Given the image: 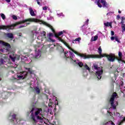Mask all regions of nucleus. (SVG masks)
<instances>
[{
  "mask_svg": "<svg viewBox=\"0 0 125 125\" xmlns=\"http://www.w3.org/2000/svg\"><path fill=\"white\" fill-rule=\"evenodd\" d=\"M26 22H35V23H38V22H40V20L35 18H29L21 21L17 22L11 25H0V30H6L7 31H8V30H12L14 27H16V26L20 25L21 24L26 23Z\"/></svg>",
  "mask_w": 125,
  "mask_h": 125,
  "instance_id": "obj_1",
  "label": "nucleus"
},
{
  "mask_svg": "<svg viewBox=\"0 0 125 125\" xmlns=\"http://www.w3.org/2000/svg\"><path fill=\"white\" fill-rule=\"evenodd\" d=\"M92 70H96V76L97 77L98 81L100 80L102 76L101 75L103 74V69L102 67H98V65L94 64L92 67Z\"/></svg>",
  "mask_w": 125,
  "mask_h": 125,
  "instance_id": "obj_2",
  "label": "nucleus"
},
{
  "mask_svg": "<svg viewBox=\"0 0 125 125\" xmlns=\"http://www.w3.org/2000/svg\"><path fill=\"white\" fill-rule=\"evenodd\" d=\"M68 53V51H66L65 52H64V50H62V54H63V56L62 57V58L65 60L66 61L68 60V59H69L70 60V62H76V60H74V56H75V55H74V53L73 52L69 51V57L67 54Z\"/></svg>",
  "mask_w": 125,
  "mask_h": 125,
  "instance_id": "obj_3",
  "label": "nucleus"
},
{
  "mask_svg": "<svg viewBox=\"0 0 125 125\" xmlns=\"http://www.w3.org/2000/svg\"><path fill=\"white\" fill-rule=\"evenodd\" d=\"M68 49L71 50V51H72L75 54H76V55H78V56H80L82 58H84V59H86V58H89L90 57H93V56L92 55H86V54H81L74 50L73 48H72L71 47H70V45H69V44H67L66 46Z\"/></svg>",
  "mask_w": 125,
  "mask_h": 125,
  "instance_id": "obj_4",
  "label": "nucleus"
},
{
  "mask_svg": "<svg viewBox=\"0 0 125 125\" xmlns=\"http://www.w3.org/2000/svg\"><path fill=\"white\" fill-rule=\"evenodd\" d=\"M118 96V94L116 92H114L112 95L111 96L110 99H109V103L110 104V105L111 107L113 108V109H115L116 108V106L118 105V102H116L115 104V98Z\"/></svg>",
  "mask_w": 125,
  "mask_h": 125,
  "instance_id": "obj_5",
  "label": "nucleus"
},
{
  "mask_svg": "<svg viewBox=\"0 0 125 125\" xmlns=\"http://www.w3.org/2000/svg\"><path fill=\"white\" fill-rule=\"evenodd\" d=\"M8 120L11 123H14V124H18V118H17V115L14 113H10L8 118Z\"/></svg>",
  "mask_w": 125,
  "mask_h": 125,
  "instance_id": "obj_6",
  "label": "nucleus"
},
{
  "mask_svg": "<svg viewBox=\"0 0 125 125\" xmlns=\"http://www.w3.org/2000/svg\"><path fill=\"white\" fill-rule=\"evenodd\" d=\"M102 57H106L107 60L110 62H114L116 59V56L114 54H110L109 55L103 54Z\"/></svg>",
  "mask_w": 125,
  "mask_h": 125,
  "instance_id": "obj_7",
  "label": "nucleus"
},
{
  "mask_svg": "<svg viewBox=\"0 0 125 125\" xmlns=\"http://www.w3.org/2000/svg\"><path fill=\"white\" fill-rule=\"evenodd\" d=\"M98 53L99 55H92L93 57L87 58L86 59H88L89 58H102L104 57H102L103 54H102V49L101 48V46H100L98 48Z\"/></svg>",
  "mask_w": 125,
  "mask_h": 125,
  "instance_id": "obj_8",
  "label": "nucleus"
},
{
  "mask_svg": "<svg viewBox=\"0 0 125 125\" xmlns=\"http://www.w3.org/2000/svg\"><path fill=\"white\" fill-rule=\"evenodd\" d=\"M63 31H61L59 32V33L58 34V35H55V38L56 39H57V40H58V41H60V42H62V43H63V44L66 46L68 44V43H67V42H66V41L63 40L62 39V38H61L60 37V36H61V35H63Z\"/></svg>",
  "mask_w": 125,
  "mask_h": 125,
  "instance_id": "obj_9",
  "label": "nucleus"
},
{
  "mask_svg": "<svg viewBox=\"0 0 125 125\" xmlns=\"http://www.w3.org/2000/svg\"><path fill=\"white\" fill-rule=\"evenodd\" d=\"M38 47H39V46H35V56H34L35 59L40 58L41 57V53H42V52H41L39 49H37Z\"/></svg>",
  "mask_w": 125,
  "mask_h": 125,
  "instance_id": "obj_10",
  "label": "nucleus"
},
{
  "mask_svg": "<svg viewBox=\"0 0 125 125\" xmlns=\"http://www.w3.org/2000/svg\"><path fill=\"white\" fill-rule=\"evenodd\" d=\"M34 110H35V108H32V110L30 111V113H31V120H32L33 125H36V124L38 123V121L36 120V117H35V115H34Z\"/></svg>",
  "mask_w": 125,
  "mask_h": 125,
  "instance_id": "obj_11",
  "label": "nucleus"
},
{
  "mask_svg": "<svg viewBox=\"0 0 125 125\" xmlns=\"http://www.w3.org/2000/svg\"><path fill=\"white\" fill-rule=\"evenodd\" d=\"M31 88H32L33 92H36L37 94H40L41 93V90L40 88L38 86L35 87L34 88L30 87Z\"/></svg>",
  "mask_w": 125,
  "mask_h": 125,
  "instance_id": "obj_12",
  "label": "nucleus"
},
{
  "mask_svg": "<svg viewBox=\"0 0 125 125\" xmlns=\"http://www.w3.org/2000/svg\"><path fill=\"white\" fill-rule=\"evenodd\" d=\"M5 36L8 39H10V40H12L14 39V35L11 33H5Z\"/></svg>",
  "mask_w": 125,
  "mask_h": 125,
  "instance_id": "obj_13",
  "label": "nucleus"
},
{
  "mask_svg": "<svg viewBox=\"0 0 125 125\" xmlns=\"http://www.w3.org/2000/svg\"><path fill=\"white\" fill-rule=\"evenodd\" d=\"M0 44H2V45H4V46H7L8 48H10L11 47V46H10V44L4 42L2 41H0Z\"/></svg>",
  "mask_w": 125,
  "mask_h": 125,
  "instance_id": "obj_14",
  "label": "nucleus"
},
{
  "mask_svg": "<svg viewBox=\"0 0 125 125\" xmlns=\"http://www.w3.org/2000/svg\"><path fill=\"white\" fill-rule=\"evenodd\" d=\"M110 40L111 41H114V40H115L116 42H119V43H121V41L119 39V37H118V36H112L110 38Z\"/></svg>",
  "mask_w": 125,
  "mask_h": 125,
  "instance_id": "obj_15",
  "label": "nucleus"
},
{
  "mask_svg": "<svg viewBox=\"0 0 125 125\" xmlns=\"http://www.w3.org/2000/svg\"><path fill=\"white\" fill-rule=\"evenodd\" d=\"M42 108H37L36 111H35V116H38L39 115H41V112H42Z\"/></svg>",
  "mask_w": 125,
  "mask_h": 125,
  "instance_id": "obj_16",
  "label": "nucleus"
},
{
  "mask_svg": "<svg viewBox=\"0 0 125 125\" xmlns=\"http://www.w3.org/2000/svg\"><path fill=\"white\" fill-rule=\"evenodd\" d=\"M51 37H53V33H49L48 34L49 42H55V40L51 39Z\"/></svg>",
  "mask_w": 125,
  "mask_h": 125,
  "instance_id": "obj_17",
  "label": "nucleus"
},
{
  "mask_svg": "<svg viewBox=\"0 0 125 125\" xmlns=\"http://www.w3.org/2000/svg\"><path fill=\"white\" fill-rule=\"evenodd\" d=\"M28 74H29V72H26V71H22L21 72V75H22L23 76V78L24 79H26L28 76Z\"/></svg>",
  "mask_w": 125,
  "mask_h": 125,
  "instance_id": "obj_18",
  "label": "nucleus"
},
{
  "mask_svg": "<svg viewBox=\"0 0 125 125\" xmlns=\"http://www.w3.org/2000/svg\"><path fill=\"white\" fill-rule=\"evenodd\" d=\"M30 14L31 16H36V14H35V11L33 10V8H30L29 9Z\"/></svg>",
  "mask_w": 125,
  "mask_h": 125,
  "instance_id": "obj_19",
  "label": "nucleus"
},
{
  "mask_svg": "<svg viewBox=\"0 0 125 125\" xmlns=\"http://www.w3.org/2000/svg\"><path fill=\"white\" fill-rule=\"evenodd\" d=\"M41 37L44 38V39H46V32L45 31H42L41 33Z\"/></svg>",
  "mask_w": 125,
  "mask_h": 125,
  "instance_id": "obj_20",
  "label": "nucleus"
},
{
  "mask_svg": "<svg viewBox=\"0 0 125 125\" xmlns=\"http://www.w3.org/2000/svg\"><path fill=\"white\" fill-rule=\"evenodd\" d=\"M104 25L105 27H110L112 28V23L111 22H106V23H104Z\"/></svg>",
  "mask_w": 125,
  "mask_h": 125,
  "instance_id": "obj_21",
  "label": "nucleus"
},
{
  "mask_svg": "<svg viewBox=\"0 0 125 125\" xmlns=\"http://www.w3.org/2000/svg\"><path fill=\"white\" fill-rule=\"evenodd\" d=\"M83 67H84V69H85L86 70H87L88 72H90V68L88 67V65H87L86 63H85Z\"/></svg>",
  "mask_w": 125,
  "mask_h": 125,
  "instance_id": "obj_22",
  "label": "nucleus"
},
{
  "mask_svg": "<svg viewBox=\"0 0 125 125\" xmlns=\"http://www.w3.org/2000/svg\"><path fill=\"white\" fill-rule=\"evenodd\" d=\"M25 68V70H27L29 72V73L30 74H34V71L33 70H32V69L31 68H28L27 67H24Z\"/></svg>",
  "mask_w": 125,
  "mask_h": 125,
  "instance_id": "obj_23",
  "label": "nucleus"
},
{
  "mask_svg": "<svg viewBox=\"0 0 125 125\" xmlns=\"http://www.w3.org/2000/svg\"><path fill=\"white\" fill-rule=\"evenodd\" d=\"M50 29L52 32L53 33V34H54L55 37V35H56V36L58 35L59 32L58 33H56V32H55V30L54 29V28H53V27L52 26Z\"/></svg>",
  "mask_w": 125,
  "mask_h": 125,
  "instance_id": "obj_24",
  "label": "nucleus"
},
{
  "mask_svg": "<svg viewBox=\"0 0 125 125\" xmlns=\"http://www.w3.org/2000/svg\"><path fill=\"white\" fill-rule=\"evenodd\" d=\"M100 2H101V0H97V4L99 7L101 8V7H102V5H101Z\"/></svg>",
  "mask_w": 125,
  "mask_h": 125,
  "instance_id": "obj_25",
  "label": "nucleus"
},
{
  "mask_svg": "<svg viewBox=\"0 0 125 125\" xmlns=\"http://www.w3.org/2000/svg\"><path fill=\"white\" fill-rule=\"evenodd\" d=\"M121 28L122 29V33H124V32H125V24H122L121 25Z\"/></svg>",
  "mask_w": 125,
  "mask_h": 125,
  "instance_id": "obj_26",
  "label": "nucleus"
},
{
  "mask_svg": "<svg viewBox=\"0 0 125 125\" xmlns=\"http://www.w3.org/2000/svg\"><path fill=\"white\" fill-rule=\"evenodd\" d=\"M82 40V38L80 37H79L78 38H76L75 40L73 41V43H74V42H80V41Z\"/></svg>",
  "mask_w": 125,
  "mask_h": 125,
  "instance_id": "obj_27",
  "label": "nucleus"
},
{
  "mask_svg": "<svg viewBox=\"0 0 125 125\" xmlns=\"http://www.w3.org/2000/svg\"><path fill=\"white\" fill-rule=\"evenodd\" d=\"M11 82H12V83H15V82H16L17 81V78L14 77L12 79H10Z\"/></svg>",
  "mask_w": 125,
  "mask_h": 125,
  "instance_id": "obj_28",
  "label": "nucleus"
},
{
  "mask_svg": "<svg viewBox=\"0 0 125 125\" xmlns=\"http://www.w3.org/2000/svg\"><path fill=\"white\" fill-rule=\"evenodd\" d=\"M78 64L79 65V67H80V68H83V67L84 66V64L82 62H78Z\"/></svg>",
  "mask_w": 125,
  "mask_h": 125,
  "instance_id": "obj_29",
  "label": "nucleus"
},
{
  "mask_svg": "<svg viewBox=\"0 0 125 125\" xmlns=\"http://www.w3.org/2000/svg\"><path fill=\"white\" fill-rule=\"evenodd\" d=\"M18 79H20L21 80H24L25 78H24V76L22 75H18Z\"/></svg>",
  "mask_w": 125,
  "mask_h": 125,
  "instance_id": "obj_30",
  "label": "nucleus"
},
{
  "mask_svg": "<svg viewBox=\"0 0 125 125\" xmlns=\"http://www.w3.org/2000/svg\"><path fill=\"white\" fill-rule=\"evenodd\" d=\"M36 118L38 120H39L40 121H42L43 120V118L39 115L36 116Z\"/></svg>",
  "mask_w": 125,
  "mask_h": 125,
  "instance_id": "obj_31",
  "label": "nucleus"
},
{
  "mask_svg": "<svg viewBox=\"0 0 125 125\" xmlns=\"http://www.w3.org/2000/svg\"><path fill=\"white\" fill-rule=\"evenodd\" d=\"M36 1L39 5H42L41 2L42 1V0H36Z\"/></svg>",
  "mask_w": 125,
  "mask_h": 125,
  "instance_id": "obj_32",
  "label": "nucleus"
},
{
  "mask_svg": "<svg viewBox=\"0 0 125 125\" xmlns=\"http://www.w3.org/2000/svg\"><path fill=\"white\" fill-rule=\"evenodd\" d=\"M0 15H1V17L2 19H3V20H4L6 18L5 15L2 13H1Z\"/></svg>",
  "mask_w": 125,
  "mask_h": 125,
  "instance_id": "obj_33",
  "label": "nucleus"
},
{
  "mask_svg": "<svg viewBox=\"0 0 125 125\" xmlns=\"http://www.w3.org/2000/svg\"><path fill=\"white\" fill-rule=\"evenodd\" d=\"M44 24L46 25V26H47V27H48L49 28H50V29H51V27H52V26H51V25H50L46 22H44Z\"/></svg>",
  "mask_w": 125,
  "mask_h": 125,
  "instance_id": "obj_34",
  "label": "nucleus"
},
{
  "mask_svg": "<svg viewBox=\"0 0 125 125\" xmlns=\"http://www.w3.org/2000/svg\"><path fill=\"white\" fill-rule=\"evenodd\" d=\"M125 117H124L123 118V120L119 123L118 125H121L122 124H124V123H125Z\"/></svg>",
  "mask_w": 125,
  "mask_h": 125,
  "instance_id": "obj_35",
  "label": "nucleus"
},
{
  "mask_svg": "<svg viewBox=\"0 0 125 125\" xmlns=\"http://www.w3.org/2000/svg\"><path fill=\"white\" fill-rule=\"evenodd\" d=\"M103 7H108V3H107V2H105L103 5Z\"/></svg>",
  "mask_w": 125,
  "mask_h": 125,
  "instance_id": "obj_36",
  "label": "nucleus"
},
{
  "mask_svg": "<svg viewBox=\"0 0 125 125\" xmlns=\"http://www.w3.org/2000/svg\"><path fill=\"white\" fill-rule=\"evenodd\" d=\"M10 59H11V60H12V61H13V62H15V58H13V57H12V56H10Z\"/></svg>",
  "mask_w": 125,
  "mask_h": 125,
  "instance_id": "obj_37",
  "label": "nucleus"
},
{
  "mask_svg": "<svg viewBox=\"0 0 125 125\" xmlns=\"http://www.w3.org/2000/svg\"><path fill=\"white\" fill-rule=\"evenodd\" d=\"M124 17H122V21H121V22H120V24H121V25H123V24H125L124 23H125V22L124 21Z\"/></svg>",
  "mask_w": 125,
  "mask_h": 125,
  "instance_id": "obj_38",
  "label": "nucleus"
},
{
  "mask_svg": "<svg viewBox=\"0 0 125 125\" xmlns=\"http://www.w3.org/2000/svg\"><path fill=\"white\" fill-rule=\"evenodd\" d=\"M97 39H98V36H95L94 37L93 42H95V41H97Z\"/></svg>",
  "mask_w": 125,
  "mask_h": 125,
  "instance_id": "obj_39",
  "label": "nucleus"
},
{
  "mask_svg": "<svg viewBox=\"0 0 125 125\" xmlns=\"http://www.w3.org/2000/svg\"><path fill=\"white\" fill-rule=\"evenodd\" d=\"M12 18L14 19V20H17V17L15 15H13Z\"/></svg>",
  "mask_w": 125,
  "mask_h": 125,
  "instance_id": "obj_40",
  "label": "nucleus"
},
{
  "mask_svg": "<svg viewBox=\"0 0 125 125\" xmlns=\"http://www.w3.org/2000/svg\"><path fill=\"white\" fill-rule=\"evenodd\" d=\"M119 57L121 58L122 56L123 55V53L121 52H119L118 53Z\"/></svg>",
  "mask_w": 125,
  "mask_h": 125,
  "instance_id": "obj_41",
  "label": "nucleus"
},
{
  "mask_svg": "<svg viewBox=\"0 0 125 125\" xmlns=\"http://www.w3.org/2000/svg\"><path fill=\"white\" fill-rule=\"evenodd\" d=\"M106 2V0H101V3H102L103 5Z\"/></svg>",
  "mask_w": 125,
  "mask_h": 125,
  "instance_id": "obj_42",
  "label": "nucleus"
},
{
  "mask_svg": "<svg viewBox=\"0 0 125 125\" xmlns=\"http://www.w3.org/2000/svg\"><path fill=\"white\" fill-rule=\"evenodd\" d=\"M43 10H47V7L44 6L42 7Z\"/></svg>",
  "mask_w": 125,
  "mask_h": 125,
  "instance_id": "obj_43",
  "label": "nucleus"
},
{
  "mask_svg": "<svg viewBox=\"0 0 125 125\" xmlns=\"http://www.w3.org/2000/svg\"><path fill=\"white\" fill-rule=\"evenodd\" d=\"M27 25H21L19 27V29H20L21 28H23V27H26Z\"/></svg>",
  "mask_w": 125,
  "mask_h": 125,
  "instance_id": "obj_44",
  "label": "nucleus"
},
{
  "mask_svg": "<svg viewBox=\"0 0 125 125\" xmlns=\"http://www.w3.org/2000/svg\"><path fill=\"white\" fill-rule=\"evenodd\" d=\"M111 36H114V35H115V32L113 31H111Z\"/></svg>",
  "mask_w": 125,
  "mask_h": 125,
  "instance_id": "obj_45",
  "label": "nucleus"
},
{
  "mask_svg": "<svg viewBox=\"0 0 125 125\" xmlns=\"http://www.w3.org/2000/svg\"><path fill=\"white\" fill-rule=\"evenodd\" d=\"M121 18V17H120V15L117 16V20H119Z\"/></svg>",
  "mask_w": 125,
  "mask_h": 125,
  "instance_id": "obj_46",
  "label": "nucleus"
},
{
  "mask_svg": "<svg viewBox=\"0 0 125 125\" xmlns=\"http://www.w3.org/2000/svg\"><path fill=\"white\" fill-rule=\"evenodd\" d=\"M5 1H6V2H10L11 0H5Z\"/></svg>",
  "mask_w": 125,
  "mask_h": 125,
  "instance_id": "obj_47",
  "label": "nucleus"
},
{
  "mask_svg": "<svg viewBox=\"0 0 125 125\" xmlns=\"http://www.w3.org/2000/svg\"><path fill=\"white\" fill-rule=\"evenodd\" d=\"M30 22H27L26 23V26H27V25H30Z\"/></svg>",
  "mask_w": 125,
  "mask_h": 125,
  "instance_id": "obj_48",
  "label": "nucleus"
},
{
  "mask_svg": "<svg viewBox=\"0 0 125 125\" xmlns=\"http://www.w3.org/2000/svg\"><path fill=\"white\" fill-rule=\"evenodd\" d=\"M1 52H3V49H0Z\"/></svg>",
  "mask_w": 125,
  "mask_h": 125,
  "instance_id": "obj_49",
  "label": "nucleus"
},
{
  "mask_svg": "<svg viewBox=\"0 0 125 125\" xmlns=\"http://www.w3.org/2000/svg\"><path fill=\"white\" fill-rule=\"evenodd\" d=\"M111 125H115V124H114V123H113V122H111Z\"/></svg>",
  "mask_w": 125,
  "mask_h": 125,
  "instance_id": "obj_50",
  "label": "nucleus"
},
{
  "mask_svg": "<svg viewBox=\"0 0 125 125\" xmlns=\"http://www.w3.org/2000/svg\"><path fill=\"white\" fill-rule=\"evenodd\" d=\"M118 13H119V14H120V13H122V12L119 10V11H118Z\"/></svg>",
  "mask_w": 125,
  "mask_h": 125,
  "instance_id": "obj_51",
  "label": "nucleus"
},
{
  "mask_svg": "<svg viewBox=\"0 0 125 125\" xmlns=\"http://www.w3.org/2000/svg\"><path fill=\"white\" fill-rule=\"evenodd\" d=\"M89 20H87L86 22H88Z\"/></svg>",
  "mask_w": 125,
  "mask_h": 125,
  "instance_id": "obj_52",
  "label": "nucleus"
},
{
  "mask_svg": "<svg viewBox=\"0 0 125 125\" xmlns=\"http://www.w3.org/2000/svg\"><path fill=\"white\" fill-rule=\"evenodd\" d=\"M21 122V120H19V122Z\"/></svg>",
  "mask_w": 125,
  "mask_h": 125,
  "instance_id": "obj_53",
  "label": "nucleus"
},
{
  "mask_svg": "<svg viewBox=\"0 0 125 125\" xmlns=\"http://www.w3.org/2000/svg\"><path fill=\"white\" fill-rule=\"evenodd\" d=\"M125 20V17H124V20Z\"/></svg>",
  "mask_w": 125,
  "mask_h": 125,
  "instance_id": "obj_54",
  "label": "nucleus"
},
{
  "mask_svg": "<svg viewBox=\"0 0 125 125\" xmlns=\"http://www.w3.org/2000/svg\"><path fill=\"white\" fill-rule=\"evenodd\" d=\"M109 14V13H107L106 15H108Z\"/></svg>",
  "mask_w": 125,
  "mask_h": 125,
  "instance_id": "obj_55",
  "label": "nucleus"
},
{
  "mask_svg": "<svg viewBox=\"0 0 125 125\" xmlns=\"http://www.w3.org/2000/svg\"><path fill=\"white\" fill-rule=\"evenodd\" d=\"M1 62H2V63L3 62L2 61Z\"/></svg>",
  "mask_w": 125,
  "mask_h": 125,
  "instance_id": "obj_56",
  "label": "nucleus"
}]
</instances>
